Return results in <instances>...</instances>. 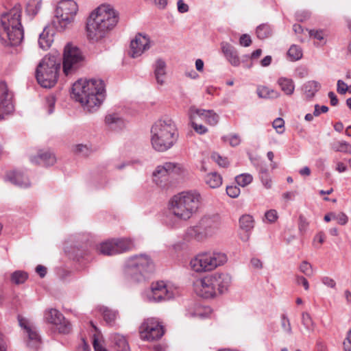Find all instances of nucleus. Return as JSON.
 I'll return each instance as SVG.
<instances>
[{
  "mask_svg": "<svg viewBox=\"0 0 351 351\" xmlns=\"http://www.w3.org/2000/svg\"><path fill=\"white\" fill-rule=\"evenodd\" d=\"M202 196L196 190L182 191L173 195L169 202V213L164 221L170 228H176L180 221H186L197 213Z\"/></svg>",
  "mask_w": 351,
  "mask_h": 351,
  "instance_id": "1",
  "label": "nucleus"
},
{
  "mask_svg": "<svg viewBox=\"0 0 351 351\" xmlns=\"http://www.w3.org/2000/svg\"><path fill=\"white\" fill-rule=\"evenodd\" d=\"M119 13L109 4H102L92 11L87 18L86 34L91 42L105 38L119 22Z\"/></svg>",
  "mask_w": 351,
  "mask_h": 351,
  "instance_id": "2",
  "label": "nucleus"
},
{
  "mask_svg": "<svg viewBox=\"0 0 351 351\" xmlns=\"http://www.w3.org/2000/svg\"><path fill=\"white\" fill-rule=\"evenodd\" d=\"M72 95L84 110L95 112L105 99V84L101 79L79 80L73 85Z\"/></svg>",
  "mask_w": 351,
  "mask_h": 351,
  "instance_id": "3",
  "label": "nucleus"
},
{
  "mask_svg": "<svg viewBox=\"0 0 351 351\" xmlns=\"http://www.w3.org/2000/svg\"><path fill=\"white\" fill-rule=\"evenodd\" d=\"M178 136L177 127L172 119H159L151 128V145L155 151L165 152L176 143Z\"/></svg>",
  "mask_w": 351,
  "mask_h": 351,
  "instance_id": "4",
  "label": "nucleus"
},
{
  "mask_svg": "<svg viewBox=\"0 0 351 351\" xmlns=\"http://www.w3.org/2000/svg\"><path fill=\"white\" fill-rule=\"evenodd\" d=\"M21 7L16 5L1 16L0 34L6 37L10 45L21 44L24 38V31L21 22Z\"/></svg>",
  "mask_w": 351,
  "mask_h": 351,
  "instance_id": "5",
  "label": "nucleus"
},
{
  "mask_svg": "<svg viewBox=\"0 0 351 351\" xmlns=\"http://www.w3.org/2000/svg\"><path fill=\"white\" fill-rule=\"evenodd\" d=\"M227 260V256L224 253L215 251L202 252L191 259L189 265L193 271L202 274L215 270L224 265Z\"/></svg>",
  "mask_w": 351,
  "mask_h": 351,
  "instance_id": "6",
  "label": "nucleus"
},
{
  "mask_svg": "<svg viewBox=\"0 0 351 351\" xmlns=\"http://www.w3.org/2000/svg\"><path fill=\"white\" fill-rule=\"evenodd\" d=\"M60 62V58L51 55L45 56L40 62L36 71V77L43 87L51 88L56 84Z\"/></svg>",
  "mask_w": 351,
  "mask_h": 351,
  "instance_id": "7",
  "label": "nucleus"
},
{
  "mask_svg": "<svg viewBox=\"0 0 351 351\" xmlns=\"http://www.w3.org/2000/svg\"><path fill=\"white\" fill-rule=\"evenodd\" d=\"M221 226V221L219 215H206L200 219L197 225L187 228L186 237L202 241L215 235Z\"/></svg>",
  "mask_w": 351,
  "mask_h": 351,
  "instance_id": "8",
  "label": "nucleus"
},
{
  "mask_svg": "<svg viewBox=\"0 0 351 351\" xmlns=\"http://www.w3.org/2000/svg\"><path fill=\"white\" fill-rule=\"evenodd\" d=\"M79 7L74 0H62L55 9L52 23L58 31H64L75 21Z\"/></svg>",
  "mask_w": 351,
  "mask_h": 351,
  "instance_id": "9",
  "label": "nucleus"
},
{
  "mask_svg": "<svg viewBox=\"0 0 351 351\" xmlns=\"http://www.w3.org/2000/svg\"><path fill=\"white\" fill-rule=\"evenodd\" d=\"M154 270L151 259L146 255L132 256L126 261L124 274L134 281H140L144 276Z\"/></svg>",
  "mask_w": 351,
  "mask_h": 351,
  "instance_id": "10",
  "label": "nucleus"
},
{
  "mask_svg": "<svg viewBox=\"0 0 351 351\" xmlns=\"http://www.w3.org/2000/svg\"><path fill=\"white\" fill-rule=\"evenodd\" d=\"M184 167L179 163L166 162L158 165L152 172L153 182L160 187H165L171 174H181L184 172Z\"/></svg>",
  "mask_w": 351,
  "mask_h": 351,
  "instance_id": "11",
  "label": "nucleus"
},
{
  "mask_svg": "<svg viewBox=\"0 0 351 351\" xmlns=\"http://www.w3.org/2000/svg\"><path fill=\"white\" fill-rule=\"evenodd\" d=\"M163 335L162 326L154 318L144 320L139 327L140 338L143 341H154L160 339Z\"/></svg>",
  "mask_w": 351,
  "mask_h": 351,
  "instance_id": "12",
  "label": "nucleus"
},
{
  "mask_svg": "<svg viewBox=\"0 0 351 351\" xmlns=\"http://www.w3.org/2000/svg\"><path fill=\"white\" fill-rule=\"evenodd\" d=\"M176 294V290L171 287L167 286L164 281H158L152 283L146 297L149 302H160L173 298Z\"/></svg>",
  "mask_w": 351,
  "mask_h": 351,
  "instance_id": "13",
  "label": "nucleus"
},
{
  "mask_svg": "<svg viewBox=\"0 0 351 351\" xmlns=\"http://www.w3.org/2000/svg\"><path fill=\"white\" fill-rule=\"evenodd\" d=\"M82 60V56L80 50L71 44H67L64 50L63 71L66 75L78 66L79 63Z\"/></svg>",
  "mask_w": 351,
  "mask_h": 351,
  "instance_id": "14",
  "label": "nucleus"
},
{
  "mask_svg": "<svg viewBox=\"0 0 351 351\" xmlns=\"http://www.w3.org/2000/svg\"><path fill=\"white\" fill-rule=\"evenodd\" d=\"M44 319L54 325L59 333L68 334L71 330V324L66 321L63 315L56 308H49L44 313Z\"/></svg>",
  "mask_w": 351,
  "mask_h": 351,
  "instance_id": "15",
  "label": "nucleus"
},
{
  "mask_svg": "<svg viewBox=\"0 0 351 351\" xmlns=\"http://www.w3.org/2000/svg\"><path fill=\"white\" fill-rule=\"evenodd\" d=\"M213 280L212 274L197 279L193 283L195 293L204 298L215 297L217 294V288Z\"/></svg>",
  "mask_w": 351,
  "mask_h": 351,
  "instance_id": "16",
  "label": "nucleus"
},
{
  "mask_svg": "<svg viewBox=\"0 0 351 351\" xmlns=\"http://www.w3.org/2000/svg\"><path fill=\"white\" fill-rule=\"evenodd\" d=\"M13 111V94L4 82H0V121Z\"/></svg>",
  "mask_w": 351,
  "mask_h": 351,
  "instance_id": "17",
  "label": "nucleus"
},
{
  "mask_svg": "<svg viewBox=\"0 0 351 351\" xmlns=\"http://www.w3.org/2000/svg\"><path fill=\"white\" fill-rule=\"evenodd\" d=\"M190 119H200L210 125H216L219 119V115L212 110H204L191 106L189 110Z\"/></svg>",
  "mask_w": 351,
  "mask_h": 351,
  "instance_id": "18",
  "label": "nucleus"
},
{
  "mask_svg": "<svg viewBox=\"0 0 351 351\" xmlns=\"http://www.w3.org/2000/svg\"><path fill=\"white\" fill-rule=\"evenodd\" d=\"M149 38L143 34H138L131 41L130 54L132 58L141 56L149 48Z\"/></svg>",
  "mask_w": 351,
  "mask_h": 351,
  "instance_id": "19",
  "label": "nucleus"
},
{
  "mask_svg": "<svg viewBox=\"0 0 351 351\" xmlns=\"http://www.w3.org/2000/svg\"><path fill=\"white\" fill-rule=\"evenodd\" d=\"M217 293H224L228 291L232 284V277L228 273L216 272L212 274Z\"/></svg>",
  "mask_w": 351,
  "mask_h": 351,
  "instance_id": "20",
  "label": "nucleus"
},
{
  "mask_svg": "<svg viewBox=\"0 0 351 351\" xmlns=\"http://www.w3.org/2000/svg\"><path fill=\"white\" fill-rule=\"evenodd\" d=\"M222 53L227 60L234 66H238L240 64V59L237 51L230 44L226 42L221 43Z\"/></svg>",
  "mask_w": 351,
  "mask_h": 351,
  "instance_id": "21",
  "label": "nucleus"
},
{
  "mask_svg": "<svg viewBox=\"0 0 351 351\" xmlns=\"http://www.w3.org/2000/svg\"><path fill=\"white\" fill-rule=\"evenodd\" d=\"M5 179L11 183L21 188H27L30 186L28 178L25 176L23 172L20 171H14L8 173Z\"/></svg>",
  "mask_w": 351,
  "mask_h": 351,
  "instance_id": "22",
  "label": "nucleus"
},
{
  "mask_svg": "<svg viewBox=\"0 0 351 351\" xmlns=\"http://www.w3.org/2000/svg\"><path fill=\"white\" fill-rule=\"evenodd\" d=\"M211 309L208 306L195 305L186 311V316L189 318L204 319L210 316Z\"/></svg>",
  "mask_w": 351,
  "mask_h": 351,
  "instance_id": "23",
  "label": "nucleus"
},
{
  "mask_svg": "<svg viewBox=\"0 0 351 351\" xmlns=\"http://www.w3.org/2000/svg\"><path fill=\"white\" fill-rule=\"evenodd\" d=\"M154 77L158 84L162 86L166 78V63L162 59H158L154 64Z\"/></svg>",
  "mask_w": 351,
  "mask_h": 351,
  "instance_id": "24",
  "label": "nucleus"
},
{
  "mask_svg": "<svg viewBox=\"0 0 351 351\" xmlns=\"http://www.w3.org/2000/svg\"><path fill=\"white\" fill-rule=\"evenodd\" d=\"M53 42V32L49 29L48 26L44 27L38 38L39 47L43 50H47L51 46Z\"/></svg>",
  "mask_w": 351,
  "mask_h": 351,
  "instance_id": "25",
  "label": "nucleus"
},
{
  "mask_svg": "<svg viewBox=\"0 0 351 351\" xmlns=\"http://www.w3.org/2000/svg\"><path fill=\"white\" fill-rule=\"evenodd\" d=\"M31 161L34 163H38L45 166H50L53 165L56 162V158L53 154L49 151H46L40 152L36 157L31 158Z\"/></svg>",
  "mask_w": 351,
  "mask_h": 351,
  "instance_id": "26",
  "label": "nucleus"
},
{
  "mask_svg": "<svg viewBox=\"0 0 351 351\" xmlns=\"http://www.w3.org/2000/svg\"><path fill=\"white\" fill-rule=\"evenodd\" d=\"M114 351H131L126 338L119 334H114L110 337Z\"/></svg>",
  "mask_w": 351,
  "mask_h": 351,
  "instance_id": "27",
  "label": "nucleus"
},
{
  "mask_svg": "<svg viewBox=\"0 0 351 351\" xmlns=\"http://www.w3.org/2000/svg\"><path fill=\"white\" fill-rule=\"evenodd\" d=\"M117 246L114 239L107 240L99 244L97 246V251L103 255L112 256L117 254Z\"/></svg>",
  "mask_w": 351,
  "mask_h": 351,
  "instance_id": "28",
  "label": "nucleus"
},
{
  "mask_svg": "<svg viewBox=\"0 0 351 351\" xmlns=\"http://www.w3.org/2000/svg\"><path fill=\"white\" fill-rule=\"evenodd\" d=\"M320 88L321 84L315 80L307 81L302 86L303 94L308 99L313 98Z\"/></svg>",
  "mask_w": 351,
  "mask_h": 351,
  "instance_id": "29",
  "label": "nucleus"
},
{
  "mask_svg": "<svg viewBox=\"0 0 351 351\" xmlns=\"http://www.w3.org/2000/svg\"><path fill=\"white\" fill-rule=\"evenodd\" d=\"M117 254L132 250L135 247L134 241L130 238L114 239Z\"/></svg>",
  "mask_w": 351,
  "mask_h": 351,
  "instance_id": "30",
  "label": "nucleus"
},
{
  "mask_svg": "<svg viewBox=\"0 0 351 351\" xmlns=\"http://www.w3.org/2000/svg\"><path fill=\"white\" fill-rule=\"evenodd\" d=\"M281 90L287 95H292L295 90V83L291 78L281 77L277 81Z\"/></svg>",
  "mask_w": 351,
  "mask_h": 351,
  "instance_id": "31",
  "label": "nucleus"
},
{
  "mask_svg": "<svg viewBox=\"0 0 351 351\" xmlns=\"http://www.w3.org/2000/svg\"><path fill=\"white\" fill-rule=\"evenodd\" d=\"M256 93L260 98L263 99H275L280 96V93L277 90L265 86H258Z\"/></svg>",
  "mask_w": 351,
  "mask_h": 351,
  "instance_id": "32",
  "label": "nucleus"
},
{
  "mask_svg": "<svg viewBox=\"0 0 351 351\" xmlns=\"http://www.w3.org/2000/svg\"><path fill=\"white\" fill-rule=\"evenodd\" d=\"M106 123L112 129L121 128L125 125L124 121L117 114H110L106 117Z\"/></svg>",
  "mask_w": 351,
  "mask_h": 351,
  "instance_id": "33",
  "label": "nucleus"
},
{
  "mask_svg": "<svg viewBox=\"0 0 351 351\" xmlns=\"http://www.w3.org/2000/svg\"><path fill=\"white\" fill-rule=\"evenodd\" d=\"M205 182L210 188H218L222 184V177L217 172L209 173L205 177Z\"/></svg>",
  "mask_w": 351,
  "mask_h": 351,
  "instance_id": "34",
  "label": "nucleus"
},
{
  "mask_svg": "<svg viewBox=\"0 0 351 351\" xmlns=\"http://www.w3.org/2000/svg\"><path fill=\"white\" fill-rule=\"evenodd\" d=\"M99 311L102 314L104 321L110 325L114 324L118 316L117 311L109 309L105 306H100Z\"/></svg>",
  "mask_w": 351,
  "mask_h": 351,
  "instance_id": "35",
  "label": "nucleus"
},
{
  "mask_svg": "<svg viewBox=\"0 0 351 351\" xmlns=\"http://www.w3.org/2000/svg\"><path fill=\"white\" fill-rule=\"evenodd\" d=\"M26 333L27 334L29 339L27 346L34 349H37L40 341V337L37 332L32 328L26 332Z\"/></svg>",
  "mask_w": 351,
  "mask_h": 351,
  "instance_id": "36",
  "label": "nucleus"
},
{
  "mask_svg": "<svg viewBox=\"0 0 351 351\" xmlns=\"http://www.w3.org/2000/svg\"><path fill=\"white\" fill-rule=\"evenodd\" d=\"M287 55L291 61H297L302 58V50L300 47L293 45L288 50Z\"/></svg>",
  "mask_w": 351,
  "mask_h": 351,
  "instance_id": "37",
  "label": "nucleus"
},
{
  "mask_svg": "<svg viewBox=\"0 0 351 351\" xmlns=\"http://www.w3.org/2000/svg\"><path fill=\"white\" fill-rule=\"evenodd\" d=\"M240 227L246 232L251 230L254 228V219L251 215H243L239 219Z\"/></svg>",
  "mask_w": 351,
  "mask_h": 351,
  "instance_id": "38",
  "label": "nucleus"
},
{
  "mask_svg": "<svg viewBox=\"0 0 351 351\" xmlns=\"http://www.w3.org/2000/svg\"><path fill=\"white\" fill-rule=\"evenodd\" d=\"M42 0H29L26 7L27 14L36 15L40 10Z\"/></svg>",
  "mask_w": 351,
  "mask_h": 351,
  "instance_id": "39",
  "label": "nucleus"
},
{
  "mask_svg": "<svg viewBox=\"0 0 351 351\" xmlns=\"http://www.w3.org/2000/svg\"><path fill=\"white\" fill-rule=\"evenodd\" d=\"M235 181L239 186L245 187L252 183L253 177L247 173H241L235 177Z\"/></svg>",
  "mask_w": 351,
  "mask_h": 351,
  "instance_id": "40",
  "label": "nucleus"
},
{
  "mask_svg": "<svg viewBox=\"0 0 351 351\" xmlns=\"http://www.w3.org/2000/svg\"><path fill=\"white\" fill-rule=\"evenodd\" d=\"M256 35L260 39H265L271 35V28L268 24H262L256 28Z\"/></svg>",
  "mask_w": 351,
  "mask_h": 351,
  "instance_id": "41",
  "label": "nucleus"
},
{
  "mask_svg": "<svg viewBox=\"0 0 351 351\" xmlns=\"http://www.w3.org/2000/svg\"><path fill=\"white\" fill-rule=\"evenodd\" d=\"M28 278L26 272L23 271H16L11 275V280L16 285L24 283Z\"/></svg>",
  "mask_w": 351,
  "mask_h": 351,
  "instance_id": "42",
  "label": "nucleus"
},
{
  "mask_svg": "<svg viewBox=\"0 0 351 351\" xmlns=\"http://www.w3.org/2000/svg\"><path fill=\"white\" fill-rule=\"evenodd\" d=\"M333 149L335 152L351 154V144L344 141H338L333 145Z\"/></svg>",
  "mask_w": 351,
  "mask_h": 351,
  "instance_id": "43",
  "label": "nucleus"
},
{
  "mask_svg": "<svg viewBox=\"0 0 351 351\" xmlns=\"http://www.w3.org/2000/svg\"><path fill=\"white\" fill-rule=\"evenodd\" d=\"M211 159L215 162L219 167H226L229 165L227 158L220 156L219 154L214 152L211 154Z\"/></svg>",
  "mask_w": 351,
  "mask_h": 351,
  "instance_id": "44",
  "label": "nucleus"
},
{
  "mask_svg": "<svg viewBox=\"0 0 351 351\" xmlns=\"http://www.w3.org/2000/svg\"><path fill=\"white\" fill-rule=\"evenodd\" d=\"M299 270L307 277H311L313 274V270L311 264L306 261H302L300 263L299 266Z\"/></svg>",
  "mask_w": 351,
  "mask_h": 351,
  "instance_id": "45",
  "label": "nucleus"
},
{
  "mask_svg": "<svg viewBox=\"0 0 351 351\" xmlns=\"http://www.w3.org/2000/svg\"><path fill=\"white\" fill-rule=\"evenodd\" d=\"M260 179L263 185L266 189H269L271 188L272 181L267 170H262L260 172Z\"/></svg>",
  "mask_w": 351,
  "mask_h": 351,
  "instance_id": "46",
  "label": "nucleus"
},
{
  "mask_svg": "<svg viewBox=\"0 0 351 351\" xmlns=\"http://www.w3.org/2000/svg\"><path fill=\"white\" fill-rule=\"evenodd\" d=\"M224 142H228L232 147L238 146L241 143V138L238 134H234L230 136H224L222 137Z\"/></svg>",
  "mask_w": 351,
  "mask_h": 351,
  "instance_id": "47",
  "label": "nucleus"
},
{
  "mask_svg": "<svg viewBox=\"0 0 351 351\" xmlns=\"http://www.w3.org/2000/svg\"><path fill=\"white\" fill-rule=\"evenodd\" d=\"M302 323L308 330H312L313 328V322L311 315L308 313H302Z\"/></svg>",
  "mask_w": 351,
  "mask_h": 351,
  "instance_id": "48",
  "label": "nucleus"
},
{
  "mask_svg": "<svg viewBox=\"0 0 351 351\" xmlns=\"http://www.w3.org/2000/svg\"><path fill=\"white\" fill-rule=\"evenodd\" d=\"M281 326L286 333L289 335L292 333V328L290 321L285 314H282L281 315Z\"/></svg>",
  "mask_w": 351,
  "mask_h": 351,
  "instance_id": "49",
  "label": "nucleus"
},
{
  "mask_svg": "<svg viewBox=\"0 0 351 351\" xmlns=\"http://www.w3.org/2000/svg\"><path fill=\"white\" fill-rule=\"evenodd\" d=\"M273 128L276 130L278 134H283L285 132V121L281 118H276L272 123Z\"/></svg>",
  "mask_w": 351,
  "mask_h": 351,
  "instance_id": "50",
  "label": "nucleus"
},
{
  "mask_svg": "<svg viewBox=\"0 0 351 351\" xmlns=\"http://www.w3.org/2000/svg\"><path fill=\"white\" fill-rule=\"evenodd\" d=\"M197 119H190L191 125L194 130L199 134H204L208 132L206 127L197 123Z\"/></svg>",
  "mask_w": 351,
  "mask_h": 351,
  "instance_id": "51",
  "label": "nucleus"
},
{
  "mask_svg": "<svg viewBox=\"0 0 351 351\" xmlns=\"http://www.w3.org/2000/svg\"><path fill=\"white\" fill-rule=\"evenodd\" d=\"M73 152L75 154H82L83 156H87L90 153L89 147L83 144H78L75 145L73 147Z\"/></svg>",
  "mask_w": 351,
  "mask_h": 351,
  "instance_id": "52",
  "label": "nucleus"
},
{
  "mask_svg": "<svg viewBox=\"0 0 351 351\" xmlns=\"http://www.w3.org/2000/svg\"><path fill=\"white\" fill-rule=\"evenodd\" d=\"M326 239L325 234L323 232H318L313 239V244L315 247L319 248L324 242Z\"/></svg>",
  "mask_w": 351,
  "mask_h": 351,
  "instance_id": "53",
  "label": "nucleus"
},
{
  "mask_svg": "<svg viewBox=\"0 0 351 351\" xmlns=\"http://www.w3.org/2000/svg\"><path fill=\"white\" fill-rule=\"evenodd\" d=\"M332 219L336 220L340 225H345L348 221V216L343 213L332 215Z\"/></svg>",
  "mask_w": 351,
  "mask_h": 351,
  "instance_id": "54",
  "label": "nucleus"
},
{
  "mask_svg": "<svg viewBox=\"0 0 351 351\" xmlns=\"http://www.w3.org/2000/svg\"><path fill=\"white\" fill-rule=\"evenodd\" d=\"M265 217L269 223H274L278 218V213L274 209H271L267 211L265 214Z\"/></svg>",
  "mask_w": 351,
  "mask_h": 351,
  "instance_id": "55",
  "label": "nucleus"
},
{
  "mask_svg": "<svg viewBox=\"0 0 351 351\" xmlns=\"http://www.w3.org/2000/svg\"><path fill=\"white\" fill-rule=\"evenodd\" d=\"M240 192V189L237 186H228L226 187V193L230 197H237L239 195Z\"/></svg>",
  "mask_w": 351,
  "mask_h": 351,
  "instance_id": "56",
  "label": "nucleus"
},
{
  "mask_svg": "<svg viewBox=\"0 0 351 351\" xmlns=\"http://www.w3.org/2000/svg\"><path fill=\"white\" fill-rule=\"evenodd\" d=\"M18 321L19 326L25 330V332H27L31 328H32V327L29 325V322L26 318L21 315H19Z\"/></svg>",
  "mask_w": 351,
  "mask_h": 351,
  "instance_id": "57",
  "label": "nucleus"
},
{
  "mask_svg": "<svg viewBox=\"0 0 351 351\" xmlns=\"http://www.w3.org/2000/svg\"><path fill=\"white\" fill-rule=\"evenodd\" d=\"M56 99L54 96L50 95L46 97V104L48 106V113L51 114L54 110Z\"/></svg>",
  "mask_w": 351,
  "mask_h": 351,
  "instance_id": "58",
  "label": "nucleus"
},
{
  "mask_svg": "<svg viewBox=\"0 0 351 351\" xmlns=\"http://www.w3.org/2000/svg\"><path fill=\"white\" fill-rule=\"evenodd\" d=\"M296 283L298 285H302L306 291L309 289V284L306 278L302 276H296L295 277Z\"/></svg>",
  "mask_w": 351,
  "mask_h": 351,
  "instance_id": "59",
  "label": "nucleus"
},
{
  "mask_svg": "<svg viewBox=\"0 0 351 351\" xmlns=\"http://www.w3.org/2000/svg\"><path fill=\"white\" fill-rule=\"evenodd\" d=\"M309 34L311 36L313 37L315 39H317L319 40H322L324 38V36H326L324 31L322 30H314L312 29L309 32Z\"/></svg>",
  "mask_w": 351,
  "mask_h": 351,
  "instance_id": "60",
  "label": "nucleus"
},
{
  "mask_svg": "<svg viewBox=\"0 0 351 351\" xmlns=\"http://www.w3.org/2000/svg\"><path fill=\"white\" fill-rule=\"evenodd\" d=\"M239 43L241 46L249 47L252 43L251 38L247 34H243L239 39Z\"/></svg>",
  "mask_w": 351,
  "mask_h": 351,
  "instance_id": "61",
  "label": "nucleus"
},
{
  "mask_svg": "<svg viewBox=\"0 0 351 351\" xmlns=\"http://www.w3.org/2000/svg\"><path fill=\"white\" fill-rule=\"evenodd\" d=\"M337 90L340 94H345L348 90L347 84L341 80L337 81Z\"/></svg>",
  "mask_w": 351,
  "mask_h": 351,
  "instance_id": "62",
  "label": "nucleus"
},
{
  "mask_svg": "<svg viewBox=\"0 0 351 351\" xmlns=\"http://www.w3.org/2000/svg\"><path fill=\"white\" fill-rule=\"evenodd\" d=\"M328 111V108L326 106H319L318 104L315 106L313 115L318 117L321 113H326Z\"/></svg>",
  "mask_w": 351,
  "mask_h": 351,
  "instance_id": "63",
  "label": "nucleus"
},
{
  "mask_svg": "<svg viewBox=\"0 0 351 351\" xmlns=\"http://www.w3.org/2000/svg\"><path fill=\"white\" fill-rule=\"evenodd\" d=\"M322 282L328 287H330V288H335L336 287V282L335 281L330 278V277H328V276H324L322 278Z\"/></svg>",
  "mask_w": 351,
  "mask_h": 351,
  "instance_id": "64",
  "label": "nucleus"
}]
</instances>
